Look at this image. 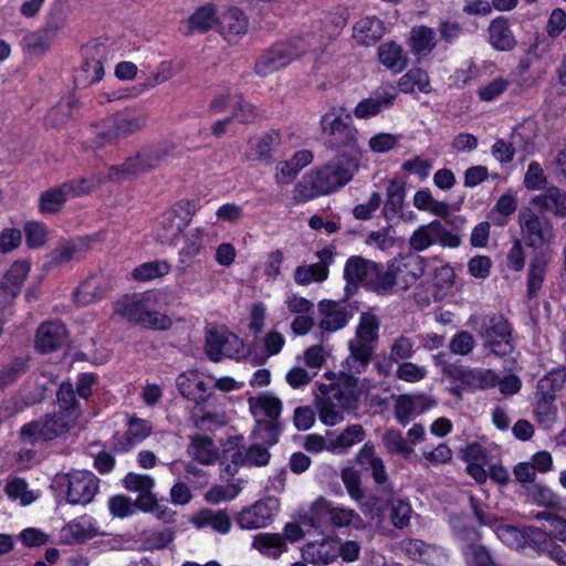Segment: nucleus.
<instances>
[{
  "mask_svg": "<svg viewBox=\"0 0 566 566\" xmlns=\"http://www.w3.org/2000/svg\"><path fill=\"white\" fill-rule=\"evenodd\" d=\"M150 302L151 294L149 293L125 295L115 303L114 311L125 319L140 325L142 318L147 314Z\"/></svg>",
  "mask_w": 566,
  "mask_h": 566,
  "instance_id": "obj_19",
  "label": "nucleus"
},
{
  "mask_svg": "<svg viewBox=\"0 0 566 566\" xmlns=\"http://www.w3.org/2000/svg\"><path fill=\"white\" fill-rule=\"evenodd\" d=\"M249 407L255 418L263 413L266 416V419L279 420L282 411V401L273 394L264 392L256 397H250Z\"/></svg>",
  "mask_w": 566,
  "mask_h": 566,
  "instance_id": "obj_35",
  "label": "nucleus"
},
{
  "mask_svg": "<svg viewBox=\"0 0 566 566\" xmlns=\"http://www.w3.org/2000/svg\"><path fill=\"white\" fill-rule=\"evenodd\" d=\"M342 368L335 384L322 385L316 400L319 419L324 424L335 426L343 421L345 411L357 409L360 390L358 379Z\"/></svg>",
  "mask_w": 566,
  "mask_h": 566,
  "instance_id": "obj_2",
  "label": "nucleus"
},
{
  "mask_svg": "<svg viewBox=\"0 0 566 566\" xmlns=\"http://www.w3.org/2000/svg\"><path fill=\"white\" fill-rule=\"evenodd\" d=\"M384 444L388 452L408 457L412 448L408 446L402 434L394 429L387 430L382 437Z\"/></svg>",
  "mask_w": 566,
  "mask_h": 566,
  "instance_id": "obj_63",
  "label": "nucleus"
},
{
  "mask_svg": "<svg viewBox=\"0 0 566 566\" xmlns=\"http://www.w3.org/2000/svg\"><path fill=\"white\" fill-rule=\"evenodd\" d=\"M83 63L75 75L77 85L87 86L104 76V64L109 59V49L105 43L91 41L82 48Z\"/></svg>",
  "mask_w": 566,
  "mask_h": 566,
  "instance_id": "obj_8",
  "label": "nucleus"
},
{
  "mask_svg": "<svg viewBox=\"0 0 566 566\" xmlns=\"http://www.w3.org/2000/svg\"><path fill=\"white\" fill-rule=\"evenodd\" d=\"M322 132L331 148H346L344 153L358 156L356 128L350 124V116L343 118L335 109L323 115L321 119Z\"/></svg>",
  "mask_w": 566,
  "mask_h": 566,
  "instance_id": "obj_7",
  "label": "nucleus"
},
{
  "mask_svg": "<svg viewBox=\"0 0 566 566\" xmlns=\"http://www.w3.org/2000/svg\"><path fill=\"white\" fill-rule=\"evenodd\" d=\"M396 273L392 263L388 264L387 269L374 263V270L367 281V289L380 295L391 293L394 287L399 285Z\"/></svg>",
  "mask_w": 566,
  "mask_h": 566,
  "instance_id": "obj_27",
  "label": "nucleus"
},
{
  "mask_svg": "<svg viewBox=\"0 0 566 566\" xmlns=\"http://www.w3.org/2000/svg\"><path fill=\"white\" fill-rule=\"evenodd\" d=\"M566 381V371L556 369L544 376L537 384L536 397H543L555 400L556 392L559 391Z\"/></svg>",
  "mask_w": 566,
  "mask_h": 566,
  "instance_id": "obj_47",
  "label": "nucleus"
},
{
  "mask_svg": "<svg viewBox=\"0 0 566 566\" xmlns=\"http://www.w3.org/2000/svg\"><path fill=\"white\" fill-rule=\"evenodd\" d=\"M432 406V401L423 396H400L395 406V415L401 424H407L413 413H420Z\"/></svg>",
  "mask_w": 566,
  "mask_h": 566,
  "instance_id": "obj_34",
  "label": "nucleus"
},
{
  "mask_svg": "<svg viewBox=\"0 0 566 566\" xmlns=\"http://www.w3.org/2000/svg\"><path fill=\"white\" fill-rule=\"evenodd\" d=\"M365 432L360 424H353L347 427L338 437L328 441L327 450H345L352 446L360 442L364 439Z\"/></svg>",
  "mask_w": 566,
  "mask_h": 566,
  "instance_id": "obj_55",
  "label": "nucleus"
},
{
  "mask_svg": "<svg viewBox=\"0 0 566 566\" xmlns=\"http://www.w3.org/2000/svg\"><path fill=\"white\" fill-rule=\"evenodd\" d=\"M57 402L60 407L59 411H65L69 415H72V417H74V421L77 422V419L81 416V411L75 398V391L73 390L71 384L63 382L60 386L57 391Z\"/></svg>",
  "mask_w": 566,
  "mask_h": 566,
  "instance_id": "obj_57",
  "label": "nucleus"
},
{
  "mask_svg": "<svg viewBox=\"0 0 566 566\" xmlns=\"http://www.w3.org/2000/svg\"><path fill=\"white\" fill-rule=\"evenodd\" d=\"M396 94L390 92H375L370 97L360 101L355 109L354 114L357 118H368L376 116L382 108H388L394 104Z\"/></svg>",
  "mask_w": 566,
  "mask_h": 566,
  "instance_id": "obj_28",
  "label": "nucleus"
},
{
  "mask_svg": "<svg viewBox=\"0 0 566 566\" xmlns=\"http://www.w3.org/2000/svg\"><path fill=\"white\" fill-rule=\"evenodd\" d=\"M148 113L143 108H127L103 119L93 145L103 148L142 132L148 124Z\"/></svg>",
  "mask_w": 566,
  "mask_h": 566,
  "instance_id": "obj_4",
  "label": "nucleus"
},
{
  "mask_svg": "<svg viewBox=\"0 0 566 566\" xmlns=\"http://www.w3.org/2000/svg\"><path fill=\"white\" fill-rule=\"evenodd\" d=\"M385 34V27L381 20L376 17H366L356 22L354 38L365 45L379 41Z\"/></svg>",
  "mask_w": 566,
  "mask_h": 566,
  "instance_id": "obj_32",
  "label": "nucleus"
},
{
  "mask_svg": "<svg viewBox=\"0 0 566 566\" xmlns=\"http://www.w3.org/2000/svg\"><path fill=\"white\" fill-rule=\"evenodd\" d=\"M547 262L543 255H536L532 259L528 266L527 276V296L536 297L546 275Z\"/></svg>",
  "mask_w": 566,
  "mask_h": 566,
  "instance_id": "obj_45",
  "label": "nucleus"
},
{
  "mask_svg": "<svg viewBox=\"0 0 566 566\" xmlns=\"http://www.w3.org/2000/svg\"><path fill=\"white\" fill-rule=\"evenodd\" d=\"M521 231L526 244L539 249L553 238V226L547 218L539 217L531 209L521 210L518 214Z\"/></svg>",
  "mask_w": 566,
  "mask_h": 566,
  "instance_id": "obj_12",
  "label": "nucleus"
},
{
  "mask_svg": "<svg viewBox=\"0 0 566 566\" xmlns=\"http://www.w3.org/2000/svg\"><path fill=\"white\" fill-rule=\"evenodd\" d=\"M66 500L70 504L86 505L92 502L99 486V480L91 471L76 470L64 476Z\"/></svg>",
  "mask_w": 566,
  "mask_h": 566,
  "instance_id": "obj_11",
  "label": "nucleus"
},
{
  "mask_svg": "<svg viewBox=\"0 0 566 566\" xmlns=\"http://www.w3.org/2000/svg\"><path fill=\"white\" fill-rule=\"evenodd\" d=\"M398 87L403 93H411L417 87L422 93L431 91L430 81L427 72L421 69H411L398 81Z\"/></svg>",
  "mask_w": 566,
  "mask_h": 566,
  "instance_id": "obj_48",
  "label": "nucleus"
},
{
  "mask_svg": "<svg viewBox=\"0 0 566 566\" xmlns=\"http://www.w3.org/2000/svg\"><path fill=\"white\" fill-rule=\"evenodd\" d=\"M248 19L238 8H229L218 17V32L229 42L235 43L248 31Z\"/></svg>",
  "mask_w": 566,
  "mask_h": 566,
  "instance_id": "obj_18",
  "label": "nucleus"
},
{
  "mask_svg": "<svg viewBox=\"0 0 566 566\" xmlns=\"http://www.w3.org/2000/svg\"><path fill=\"white\" fill-rule=\"evenodd\" d=\"M358 170V156L342 153L328 163L302 177L293 189L296 202H307L316 197L337 191L347 185Z\"/></svg>",
  "mask_w": 566,
  "mask_h": 566,
  "instance_id": "obj_1",
  "label": "nucleus"
},
{
  "mask_svg": "<svg viewBox=\"0 0 566 566\" xmlns=\"http://www.w3.org/2000/svg\"><path fill=\"white\" fill-rule=\"evenodd\" d=\"M30 271L29 263L25 261H17L4 274L1 286L3 290H12L19 287L25 280Z\"/></svg>",
  "mask_w": 566,
  "mask_h": 566,
  "instance_id": "obj_61",
  "label": "nucleus"
},
{
  "mask_svg": "<svg viewBox=\"0 0 566 566\" xmlns=\"http://www.w3.org/2000/svg\"><path fill=\"white\" fill-rule=\"evenodd\" d=\"M313 161L311 150L302 149L296 151L291 159L280 161L275 167V181L280 186L290 185L298 172Z\"/></svg>",
  "mask_w": 566,
  "mask_h": 566,
  "instance_id": "obj_21",
  "label": "nucleus"
},
{
  "mask_svg": "<svg viewBox=\"0 0 566 566\" xmlns=\"http://www.w3.org/2000/svg\"><path fill=\"white\" fill-rule=\"evenodd\" d=\"M405 182L398 179L389 181L386 188V200L382 209L385 219L390 220L398 216L405 202Z\"/></svg>",
  "mask_w": 566,
  "mask_h": 566,
  "instance_id": "obj_36",
  "label": "nucleus"
},
{
  "mask_svg": "<svg viewBox=\"0 0 566 566\" xmlns=\"http://www.w3.org/2000/svg\"><path fill=\"white\" fill-rule=\"evenodd\" d=\"M190 219L191 217L188 211L181 212L178 209H171L163 213L159 222L163 231L160 234L161 242H170L177 238L189 224Z\"/></svg>",
  "mask_w": 566,
  "mask_h": 566,
  "instance_id": "obj_24",
  "label": "nucleus"
},
{
  "mask_svg": "<svg viewBox=\"0 0 566 566\" xmlns=\"http://www.w3.org/2000/svg\"><path fill=\"white\" fill-rule=\"evenodd\" d=\"M424 228L432 241V244L439 243L442 247L448 248H458L461 244L460 237L448 230L439 220H433L430 223L424 224Z\"/></svg>",
  "mask_w": 566,
  "mask_h": 566,
  "instance_id": "obj_50",
  "label": "nucleus"
},
{
  "mask_svg": "<svg viewBox=\"0 0 566 566\" xmlns=\"http://www.w3.org/2000/svg\"><path fill=\"white\" fill-rule=\"evenodd\" d=\"M4 490L11 500H20L22 505H29L35 500L33 493L28 490V483L21 478L8 481Z\"/></svg>",
  "mask_w": 566,
  "mask_h": 566,
  "instance_id": "obj_62",
  "label": "nucleus"
},
{
  "mask_svg": "<svg viewBox=\"0 0 566 566\" xmlns=\"http://www.w3.org/2000/svg\"><path fill=\"white\" fill-rule=\"evenodd\" d=\"M279 510V501L268 497L255 502L248 509L239 513L237 523L241 528L255 530L264 527L273 518Z\"/></svg>",
  "mask_w": 566,
  "mask_h": 566,
  "instance_id": "obj_14",
  "label": "nucleus"
},
{
  "mask_svg": "<svg viewBox=\"0 0 566 566\" xmlns=\"http://www.w3.org/2000/svg\"><path fill=\"white\" fill-rule=\"evenodd\" d=\"M408 44L418 57L427 56L436 46V34L426 25L415 27L410 31Z\"/></svg>",
  "mask_w": 566,
  "mask_h": 566,
  "instance_id": "obj_33",
  "label": "nucleus"
},
{
  "mask_svg": "<svg viewBox=\"0 0 566 566\" xmlns=\"http://www.w3.org/2000/svg\"><path fill=\"white\" fill-rule=\"evenodd\" d=\"M318 310L323 316L319 327L326 332H336L343 328L350 317L349 312L344 306L328 300L319 302Z\"/></svg>",
  "mask_w": 566,
  "mask_h": 566,
  "instance_id": "obj_23",
  "label": "nucleus"
},
{
  "mask_svg": "<svg viewBox=\"0 0 566 566\" xmlns=\"http://www.w3.org/2000/svg\"><path fill=\"white\" fill-rule=\"evenodd\" d=\"M189 453L195 460L205 465H210L218 459V450L214 442L207 436H192Z\"/></svg>",
  "mask_w": 566,
  "mask_h": 566,
  "instance_id": "obj_37",
  "label": "nucleus"
},
{
  "mask_svg": "<svg viewBox=\"0 0 566 566\" xmlns=\"http://www.w3.org/2000/svg\"><path fill=\"white\" fill-rule=\"evenodd\" d=\"M305 53L293 44H276L255 63L254 71L260 76H268L286 66L291 61Z\"/></svg>",
  "mask_w": 566,
  "mask_h": 566,
  "instance_id": "obj_13",
  "label": "nucleus"
},
{
  "mask_svg": "<svg viewBox=\"0 0 566 566\" xmlns=\"http://www.w3.org/2000/svg\"><path fill=\"white\" fill-rule=\"evenodd\" d=\"M99 176H93L92 178H80L64 182V188H67V193L71 198L87 195L97 189L104 181Z\"/></svg>",
  "mask_w": 566,
  "mask_h": 566,
  "instance_id": "obj_58",
  "label": "nucleus"
},
{
  "mask_svg": "<svg viewBox=\"0 0 566 566\" xmlns=\"http://www.w3.org/2000/svg\"><path fill=\"white\" fill-rule=\"evenodd\" d=\"M281 431L282 427L280 420L255 418V426L252 433L254 439L261 440L268 446H273L279 441Z\"/></svg>",
  "mask_w": 566,
  "mask_h": 566,
  "instance_id": "obj_51",
  "label": "nucleus"
},
{
  "mask_svg": "<svg viewBox=\"0 0 566 566\" xmlns=\"http://www.w3.org/2000/svg\"><path fill=\"white\" fill-rule=\"evenodd\" d=\"M206 354L213 360L219 361L222 357H239L243 354L242 340L224 328H209L206 331Z\"/></svg>",
  "mask_w": 566,
  "mask_h": 566,
  "instance_id": "obj_10",
  "label": "nucleus"
},
{
  "mask_svg": "<svg viewBox=\"0 0 566 566\" xmlns=\"http://www.w3.org/2000/svg\"><path fill=\"white\" fill-rule=\"evenodd\" d=\"M145 172L138 153L128 157L122 165L111 166L106 176L107 181L119 182L122 180L136 177Z\"/></svg>",
  "mask_w": 566,
  "mask_h": 566,
  "instance_id": "obj_42",
  "label": "nucleus"
},
{
  "mask_svg": "<svg viewBox=\"0 0 566 566\" xmlns=\"http://www.w3.org/2000/svg\"><path fill=\"white\" fill-rule=\"evenodd\" d=\"M338 543L335 539L324 537L321 541L305 544L302 549V557L310 564L328 565L338 558Z\"/></svg>",
  "mask_w": 566,
  "mask_h": 566,
  "instance_id": "obj_16",
  "label": "nucleus"
},
{
  "mask_svg": "<svg viewBox=\"0 0 566 566\" xmlns=\"http://www.w3.org/2000/svg\"><path fill=\"white\" fill-rule=\"evenodd\" d=\"M356 461L365 470L370 471L374 481L378 485H385L387 483L388 474L385 464L382 460L376 455L373 444L365 443L357 453Z\"/></svg>",
  "mask_w": 566,
  "mask_h": 566,
  "instance_id": "obj_26",
  "label": "nucleus"
},
{
  "mask_svg": "<svg viewBox=\"0 0 566 566\" xmlns=\"http://www.w3.org/2000/svg\"><path fill=\"white\" fill-rule=\"evenodd\" d=\"M67 188L63 184L42 192L39 199V210L42 213H57L69 198Z\"/></svg>",
  "mask_w": 566,
  "mask_h": 566,
  "instance_id": "obj_41",
  "label": "nucleus"
},
{
  "mask_svg": "<svg viewBox=\"0 0 566 566\" xmlns=\"http://www.w3.org/2000/svg\"><path fill=\"white\" fill-rule=\"evenodd\" d=\"M175 151L171 144L158 145L138 151L145 171L155 169Z\"/></svg>",
  "mask_w": 566,
  "mask_h": 566,
  "instance_id": "obj_49",
  "label": "nucleus"
},
{
  "mask_svg": "<svg viewBox=\"0 0 566 566\" xmlns=\"http://www.w3.org/2000/svg\"><path fill=\"white\" fill-rule=\"evenodd\" d=\"M471 323L482 338L483 346L492 354L504 357L513 352L511 325L503 315L475 316L471 317Z\"/></svg>",
  "mask_w": 566,
  "mask_h": 566,
  "instance_id": "obj_6",
  "label": "nucleus"
},
{
  "mask_svg": "<svg viewBox=\"0 0 566 566\" xmlns=\"http://www.w3.org/2000/svg\"><path fill=\"white\" fill-rule=\"evenodd\" d=\"M489 42L499 51H511L516 45L515 36L504 17L495 18L489 25Z\"/></svg>",
  "mask_w": 566,
  "mask_h": 566,
  "instance_id": "obj_25",
  "label": "nucleus"
},
{
  "mask_svg": "<svg viewBox=\"0 0 566 566\" xmlns=\"http://www.w3.org/2000/svg\"><path fill=\"white\" fill-rule=\"evenodd\" d=\"M394 269L401 290H408L424 273L426 262L421 256L408 259L403 263L392 262Z\"/></svg>",
  "mask_w": 566,
  "mask_h": 566,
  "instance_id": "obj_31",
  "label": "nucleus"
},
{
  "mask_svg": "<svg viewBox=\"0 0 566 566\" xmlns=\"http://www.w3.org/2000/svg\"><path fill=\"white\" fill-rule=\"evenodd\" d=\"M379 319L371 313H363L355 336L348 342L349 355L342 368L361 374L368 367L379 338Z\"/></svg>",
  "mask_w": 566,
  "mask_h": 566,
  "instance_id": "obj_3",
  "label": "nucleus"
},
{
  "mask_svg": "<svg viewBox=\"0 0 566 566\" xmlns=\"http://www.w3.org/2000/svg\"><path fill=\"white\" fill-rule=\"evenodd\" d=\"M280 144L281 134L279 130L270 129L264 133L253 146L255 159L265 164H272V153Z\"/></svg>",
  "mask_w": 566,
  "mask_h": 566,
  "instance_id": "obj_43",
  "label": "nucleus"
},
{
  "mask_svg": "<svg viewBox=\"0 0 566 566\" xmlns=\"http://www.w3.org/2000/svg\"><path fill=\"white\" fill-rule=\"evenodd\" d=\"M533 203L557 218L566 217V191L557 187L547 188L545 192L533 199Z\"/></svg>",
  "mask_w": 566,
  "mask_h": 566,
  "instance_id": "obj_29",
  "label": "nucleus"
},
{
  "mask_svg": "<svg viewBox=\"0 0 566 566\" xmlns=\"http://www.w3.org/2000/svg\"><path fill=\"white\" fill-rule=\"evenodd\" d=\"M169 269L170 266L167 262H147L137 266L133 271V276L137 281H149L168 274Z\"/></svg>",
  "mask_w": 566,
  "mask_h": 566,
  "instance_id": "obj_59",
  "label": "nucleus"
},
{
  "mask_svg": "<svg viewBox=\"0 0 566 566\" xmlns=\"http://www.w3.org/2000/svg\"><path fill=\"white\" fill-rule=\"evenodd\" d=\"M334 505L319 497L312 503L308 512L303 517V523L314 528L329 527Z\"/></svg>",
  "mask_w": 566,
  "mask_h": 566,
  "instance_id": "obj_38",
  "label": "nucleus"
},
{
  "mask_svg": "<svg viewBox=\"0 0 566 566\" xmlns=\"http://www.w3.org/2000/svg\"><path fill=\"white\" fill-rule=\"evenodd\" d=\"M201 237L202 231L200 229L191 230L187 234L185 247L180 250L178 256L177 269L180 272H186L199 254L201 250Z\"/></svg>",
  "mask_w": 566,
  "mask_h": 566,
  "instance_id": "obj_39",
  "label": "nucleus"
},
{
  "mask_svg": "<svg viewBox=\"0 0 566 566\" xmlns=\"http://www.w3.org/2000/svg\"><path fill=\"white\" fill-rule=\"evenodd\" d=\"M415 342L405 335L397 337L390 346L389 360L399 361L412 357L415 349Z\"/></svg>",
  "mask_w": 566,
  "mask_h": 566,
  "instance_id": "obj_64",
  "label": "nucleus"
},
{
  "mask_svg": "<svg viewBox=\"0 0 566 566\" xmlns=\"http://www.w3.org/2000/svg\"><path fill=\"white\" fill-rule=\"evenodd\" d=\"M193 522L197 526H211L219 533H227L231 527L230 517L222 511L202 510L200 511Z\"/></svg>",
  "mask_w": 566,
  "mask_h": 566,
  "instance_id": "obj_44",
  "label": "nucleus"
},
{
  "mask_svg": "<svg viewBox=\"0 0 566 566\" xmlns=\"http://www.w3.org/2000/svg\"><path fill=\"white\" fill-rule=\"evenodd\" d=\"M67 340V331L61 322H45L36 332V348L42 353H51L62 347Z\"/></svg>",
  "mask_w": 566,
  "mask_h": 566,
  "instance_id": "obj_20",
  "label": "nucleus"
},
{
  "mask_svg": "<svg viewBox=\"0 0 566 566\" xmlns=\"http://www.w3.org/2000/svg\"><path fill=\"white\" fill-rule=\"evenodd\" d=\"M532 500L538 505L559 511L563 509L562 499L551 489L542 484H535L530 490Z\"/></svg>",
  "mask_w": 566,
  "mask_h": 566,
  "instance_id": "obj_56",
  "label": "nucleus"
},
{
  "mask_svg": "<svg viewBox=\"0 0 566 566\" xmlns=\"http://www.w3.org/2000/svg\"><path fill=\"white\" fill-rule=\"evenodd\" d=\"M379 62L394 73L402 72L408 65V54L395 42L382 43L378 48Z\"/></svg>",
  "mask_w": 566,
  "mask_h": 566,
  "instance_id": "obj_30",
  "label": "nucleus"
},
{
  "mask_svg": "<svg viewBox=\"0 0 566 566\" xmlns=\"http://www.w3.org/2000/svg\"><path fill=\"white\" fill-rule=\"evenodd\" d=\"M566 381V371L556 369L544 376L537 384L536 397H543L555 400L556 392L559 391Z\"/></svg>",
  "mask_w": 566,
  "mask_h": 566,
  "instance_id": "obj_46",
  "label": "nucleus"
},
{
  "mask_svg": "<svg viewBox=\"0 0 566 566\" xmlns=\"http://www.w3.org/2000/svg\"><path fill=\"white\" fill-rule=\"evenodd\" d=\"M76 423L72 415L65 411H55L23 424L19 438L22 443L30 446L43 441L65 439Z\"/></svg>",
  "mask_w": 566,
  "mask_h": 566,
  "instance_id": "obj_5",
  "label": "nucleus"
},
{
  "mask_svg": "<svg viewBox=\"0 0 566 566\" xmlns=\"http://www.w3.org/2000/svg\"><path fill=\"white\" fill-rule=\"evenodd\" d=\"M187 25L189 33L207 32L212 28H218V17L212 6L198 8L188 19Z\"/></svg>",
  "mask_w": 566,
  "mask_h": 566,
  "instance_id": "obj_40",
  "label": "nucleus"
},
{
  "mask_svg": "<svg viewBox=\"0 0 566 566\" xmlns=\"http://www.w3.org/2000/svg\"><path fill=\"white\" fill-rule=\"evenodd\" d=\"M304 537L300 524L291 522L284 526L283 534L265 533L254 536L252 546L263 555L272 558L280 557L287 549L286 541L297 542Z\"/></svg>",
  "mask_w": 566,
  "mask_h": 566,
  "instance_id": "obj_9",
  "label": "nucleus"
},
{
  "mask_svg": "<svg viewBox=\"0 0 566 566\" xmlns=\"http://www.w3.org/2000/svg\"><path fill=\"white\" fill-rule=\"evenodd\" d=\"M496 384V376L491 369L468 367L463 386L473 389H488Z\"/></svg>",
  "mask_w": 566,
  "mask_h": 566,
  "instance_id": "obj_53",
  "label": "nucleus"
},
{
  "mask_svg": "<svg viewBox=\"0 0 566 566\" xmlns=\"http://www.w3.org/2000/svg\"><path fill=\"white\" fill-rule=\"evenodd\" d=\"M413 205L419 210L429 211L443 219L449 214L448 205L436 200L427 189H421L416 192L413 197Z\"/></svg>",
  "mask_w": 566,
  "mask_h": 566,
  "instance_id": "obj_52",
  "label": "nucleus"
},
{
  "mask_svg": "<svg viewBox=\"0 0 566 566\" xmlns=\"http://www.w3.org/2000/svg\"><path fill=\"white\" fill-rule=\"evenodd\" d=\"M113 290L112 282L103 274L87 277L74 292L78 305L86 306L104 298Z\"/></svg>",
  "mask_w": 566,
  "mask_h": 566,
  "instance_id": "obj_15",
  "label": "nucleus"
},
{
  "mask_svg": "<svg viewBox=\"0 0 566 566\" xmlns=\"http://www.w3.org/2000/svg\"><path fill=\"white\" fill-rule=\"evenodd\" d=\"M319 262L297 266L294 273V280L300 285H308L311 282H323L328 276V265L332 262L333 254L329 250H322L317 253Z\"/></svg>",
  "mask_w": 566,
  "mask_h": 566,
  "instance_id": "obj_22",
  "label": "nucleus"
},
{
  "mask_svg": "<svg viewBox=\"0 0 566 566\" xmlns=\"http://www.w3.org/2000/svg\"><path fill=\"white\" fill-rule=\"evenodd\" d=\"M349 525H353L356 530H363L365 527L364 520L356 511L342 506H334L329 527L340 528Z\"/></svg>",
  "mask_w": 566,
  "mask_h": 566,
  "instance_id": "obj_54",
  "label": "nucleus"
},
{
  "mask_svg": "<svg viewBox=\"0 0 566 566\" xmlns=\"http://www.w3.org/2000/svg\"><path fill=\"white\" fill-rule=\"evenodd\" d=\"M374 261L361 256H350L347 260L344 268L345 292L347 296L353 295L357 291L358 284H364L367 287V281L374 270Z\"/></svg>",
  "mask_w": 566,
  "mask_h": 566,
  "instance_id": "obj_17",
  "label": "nucleus"
},
{
  "mask_svg": "<svg viewBox=\"0 0 566 566\" xmlns=\"http://www.w3.org/2000/svg\"><path fill=\"white\" fill-rule=\"evenodd\" d=\"M469 566H496L490 551L481 544H470L464 552Z\"/></svg>",
  "mask_w": 566,
  "mask_h": 566,
  "instance_id": "obj_60",
  "label": "nucleus"
}]
</instances>
